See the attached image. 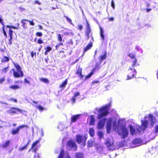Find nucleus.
Wrapping results in <instances>:
<instances>
[{
    "instance_id": "1",
    "label": "nucleus",
    "mask_w": 158,
    "mask_h": 158,
    "mask_svg": "<svg viewBox=\"0 0 158 158\" xmlns=\"http://www.w3.org/2000/svg\"><path fill=\"white\" fill-rule=\"evenodd\" d=\"M123 123V120H118L115 116L108 119L106 126L107 133L108 134L110 133L112 126L113 129L115 131H118L119 127H120L121 130L118 132V134L123 138L127 137L128 133L127 129L122 125V123Z\"/></svg>"
},
{
    "instance_id": "2",
    "label": "nucleus",
    "mask_w": 158,
    "mask_h": 158,
    "mask_svg": "<svg viewBox=\"0 0 158 158\" xmlns=\"http://www.w3.org/2000/svg\"><path fill=\"white\" fill-rule=\"evenodd\" d=\"M144 121L142 120V126H139L138 125L132 126L130 125L128 127L130 128L131 134L133 135L137 133V132H140L143 131L147 127L149 122L151 123L152 127L154 124L155 122V118L152 115H149L148 117L146 116L144 118Z\"/></svg>"
},
{
    "instance_id": "3",
    "label": "nucleus",
    "mask_w": 158,
    "mask_h": 158,
    "mask_svg": "<svg viewBox=\"0 0 158 158\" xmlns=\"http://www.w3.org/2000/svg\"><path fill=\"white\" fill-rule=\"evenodd\" d=\"M110 104L109 103L102 107L96 108V110L98 112L97 118L98 119H101L108 114V108L110 106Z\"/></svg>"
},
{
    "instance_id": "4",
    "label": "nucleus",
    "mask_w": 158,
    "mask_h": 158,
    "mask_svg": "<svg viewBox=\"0 0 158 158\" xmlns=\"http://www.w3.org/2000/svg\"><path fill=\"white\" fill-rule=\"evenodd\" d=\"M133 61V63L128 70V74L127 76V80H130L133 78L136 73V71L134 68L136 63L137 61L135 59Z\"/></svg>"
},
{
    "instance_id": "5",
    "label": "nucleus",
    "mask_w": 158,
    "mask_h": 158,
    "mask_svg": "<svg viewBox=\"0 0 158 158\" xmlns=\"http://www.w3.org/2000/svg\"><path fill=\"white\" fill-rule=\"evenodd\" d=\"M105 144L111 150H114L116 148V147L114 144V139L112 138L106 139L105 141Z\"/></svg>"
},
{
    "instance_id": "6",
    "label": "nucleus",
    "mask_w": 158,
    "mask_h": 158,
    "mask_svg": "<svg viewBox=\"0 0 158 158\" xmlns=\"http://www.w3.org/2000/svg\"><path fill=\"white\" fill-rule=\"evenodd\" d=\"M7 113L8 114L13 115L17 113V112H19L21 113H23V112H25V111L21 109H19L16 108H10L7 110Z\"/></svg>"
},
{
    "instance_id": "7",
    "label": "nucleus",
    "mask_w": 158,
    "mask_h": 158,
    "mask_svg": "<svg viewBox=\"0 0 158 158\" xmlns=\"http://www.w3.org/2000/svg\"><path fill=\"white\" fill-rule=\"evenodd\" d=\"M39 140H37L35 142L32 144L31 149L29 150V151L32 149L33 152L35 153L34 158H40V156L38 153H36V152L37 149V145L39 143Z\"/></svg>"
},
{
    "instance_id": "8",
    "label": "nucleus",
    "mask_w": 158,
    "mask_h": 158,
    "mask_svg": "<svg viewBox=\"0 0 158 158\" xmlns=\"http://www.w3.org/2000/svg\"><path fill=\"white\" fill-rule=\"evenodd\" d=\"M86 31L85 33L86 36L87 37L88 39H90V40H93V38L92 35L90 34L91 32V30L90 28V27L89 23L88 22L87 19H86Z\"/></svg>"
},
{
    "instance_id": "9",
    "label": "nucleus",
    "mask_w": 158,
    "mask_h": 158,
    "mask_svg": "<svg viewBox=\"0 0 158 158\" xmlns=\"http://www.w3.org/2000/svg\"><path fill=\"white\" fill-rule=\"evenodd\" d=\"M86 139V136H81L80 135H78L77 136V142L78 143H82L84 146L85 144V142Z\"/></svg>"
},
{
    "instance_id": "10",
    "label": "nucleus",
    "mask_w": 158,
    "mask_h": 158,
    "mask_svg": "<svg viewBox=\"0 0 158 158\" xmlns=\"http://www.w3.org/2000/svg\"><path fill=\"white\" fill-rule=\"evenodd\" d=\"M67 148L69 149H72L76 150L77 149V146L76 143L72 141H69L67 143Z\"/></svg>"
},
{
    "instance_id": "11",
    "label": "nucleus",
    "mask_w": 158,
    "mask_h": 158,
    "mask_svg": "<svg viewBox=\"0 0 158 158\" xmlns=\"http://www.w3.org/2000/svg\"><path fill=\"white\" fill-rule=\"evenodd\" d=\"M106 118H104L100 120L97 124V128L99 129H103L106 121Z\"/></svg>"
},
{
    "instance_id": "12",
    "label": "nucleus",
    "mask_w": 158,
    "mask_h": 158,
    "mask_svg": "<svg viewBox=\"0 0 158 158\" xmlns=\"http://www.w3.org/2000/svg\"><path fill=\"white\" fill-rule=\"evenodd\" d=\"M27 127V126L25 125H22L21 126H20L18 127L16 129H14L12 130V135H15L16 134H18L19 130L24 127Z\"/></svg>"
},
{
    "instance_id": "13",
    "label": "nucleus",
    "mask_w": 158,
    "mask_h": 158,
    "mask_svg": "<svg viewBox=\"0 0 158 158\" xmlns=\"http://www.w3.org/2000/svg\"><path fill=\"white\" fill-rule=\"evenodd\" d=\"M58 158H71L70 156L67 152L64 154V151L62 150Z\"/></svg>"
},
{
    "instance_id": "14",
    "label": "nucleus",
    "mask_w": 158,
    "mask_h": 158,
    "mask_svg": "<svg viewBox=\"0 0 158 158\" xmlns=\"http://www.w3.org/2000/svg\"><path fill=\"white\" fill-rule=\"evenodd\" d=\"M89 122V124L90 125L94 126L95 124V119L93 115H91L88 118Z\"/></svg>"
},
{
    "instance_id": "15",
    "label": "nucleus",
    "mask_w": 158,
    "mask_h": 158,
    "mask_svg": "<svg viewBox=\"0 0 158 158\" xmlns=\"http://www.w3.org/2000/svg\"><path fill=\"white\" fill-rule=\"evenodd\" d=\"M132 143L135 145V146H139L141 144L142 140L140 139H136L132 141Z\"/></svg>"
},
{
    "instance_id": "16",
    "label": "nucleus",
    "mask_w": 158,
    "mask_h": 158,
    "mask_svg": "<svg viewBox=\"0 0 158 158\" xmlns=\"http://www.w3.org/2000/svg\"><path fill=\"white\" fill-rule=\"evenodd\" d=\"M10 140H7L5 141L0 145V147L3 148H7L10 144Z\"/></svg>"
},
{
    "instance_id": "17",
    "label": "nucleus",
    "mask_w": 158,
    "mask_h": 158,
    "mask_svg": "<svg viewBox=\"0 0 158 158\" xmlns=\"http://www.w3.org/2000/svg\"><path fill=\"white\" fill-rule=\"evenodd\" d=\"M13 72V75L16 78H19L20 77H23V76H22L21 74L19 73L18 71H15V69H13L12 70Z\"/></svg>"
},
{
    "instance_id": "18",
    "label": "nucleus",
    "mask_w": 158,
    "mask_h": 158,
    "mask_svg": "<svg viewBox=\"0 0 158 158\" xmlns=\"http://www.w3.org/2000/svg\"><path fill=\"white\" fill-rule=\"evenodd\" d=\"M14 64L16 69V71H18L19 73L21 74L22 76H23V73L22 71L21 70V67L17 64L14 63Z\"/></svg>"
},
{
    "instance_id": "19",
    "label": "nucleus",
    "mask_w": 158,
    "mask_h": 158,
    "mask_svg": "<svg viewBox=\"0 0 158 158\" xmlns=\"http://www.w3.org/2000/svg\"><path fill=\"white\" fill-rule=\"evenodd\" d=\"M81 72L82 69L79 67L76 72V73L79 75L81 78H82L83 77V75L81 74Z\"/></svg>"
},
{
    "instance_id": "20",
    "label": "nucleus",
    "mask_w": 158,
    "mask_h": 158,
    "mask_svg": "<svg viewBox=\"0 0 158 158\" xmlns=\"http://www.w3.org/2000/svg\"><path fill=\"white\" fill-rule=\"evenodd\" d=\"M68 83L67 79H66L60 85V87L61 88H62V90L64 89L66 85Z\"/></svg>"
},
{
    "instance_id": "21",
    "label": "nucleus",
    "mask_w": 158,
    "mask_h": 158,
    "mask_svg": "<svg viewBox=\"0 0 158 158\" xmlns=\"http://www.w3.org/2000/svg\"><path fill=\"white\" fill-rule=\"evenodd\" d=\"M93 46V44L92 43L88 44L86 47L84 48V52H85L90 49Z\"/></svg>"
},
{
    "instance_id": "22",
    "label": "nucleus",
    "mask_w": 158,
    "mask_h": 158,
    "mask_svg": "<svg viewBox=\"0 0 158 158\" xmlns=\"http://www.w3.org/2000/svg\"><path fill=\"white\" fill-rule=\"evenodd\" d=\"M79 95V93L78 92H76L74 96L72 98L71 100L73 103H74L75 102L76 97Z\"/></svg>"
},
{
    "instance_id": "23",
    "label": "nucleus",
    "mask_w": 158,
    "mask_h": 158,
    "mask_svg": "<svg viewBox=\"0 0 158 158\" xmlns=\"http://www.w3.org/2000/svg\"><path fill=\"white\" fill-rule=\"evenodd\" d=\"M89 134L91 136H94V128L92 127L89 129Z\"/></svg>"
},
{
    "instance_id": "24",
    "label": "nucleus",
    "mask_w": 158,
    "mask_h": 158,
    "mask_svg": "<svg viewBox=\"0 0 158 158\" xmlns=\"http://www.w3.org/2000/svg\"><path fill=\"white\" fill-rule=\"evenodd\" d=\"M9 88L13 89H20V87L18 85H13L10 86Z\"/></svg>"
},
{
    "instance_id": "25",
    "label": "nucleus",
    "mask_w": 158,
    "mask_h": 158,
    "mask_svg": "<svg viewBox=\"0 0 158 158\" xmlns=\"http://www.w3.org/2000/svg\"><path fill=\"white\" fill-rule=\"evenodd\" d=\"M135 50L139 52V53L142 54L143 53V49L138 46H136L135 48Z\"/></svg>"
},
{
    "instance_id": "26",
    "label": "nucleus",
    "mask_w": 158,
    "mask_h": 158,
    "mask_svg": "<svg viewBox=\"0 0 158 158\" xmlns=\"http://www.w3.org/2000/svg\"><path fill=\"white\" fill-rule=\"evenodd\" d=\"M79 115H77L72 116L71 118V122L72 123L75 122L77 118L79 117Z\"/></svg>"
},
{
    "instance_id": "27",
    "label": "nucleus",
    "mask_w": 158,
    "mask_h": 158,
    "mask_svg": "<svg viewBox=\"0 0 158 158\" xmlns=\"http://www.w3.org/2000/svg\"><path fill=\"white\" fill-rule=\"evenodd\" d=\"M98 135L99 139H101L103 137L104 134L102 131H99L98 132Z\"/></svg>"
},
{
    "instance_id": "28",
    "label": "nucleus",
    "mask_w": 158,
    "mask_h": 158,
    "mask_svg": "<svg viewBox=\"0 0 158 158\" xmlns=\"http://www.w3.org/2000/svg\"><path fill=\"white\" fill-rule=\"evenodd\" d=\"M135 54L133 53H130L129 54V56L133 59L132 64L133 63V61L134 60V59H135L137 60L135 58Z\"/></svg>"
},
{
    "instance_id": "29",
    "label": "nucleus",
    "mask_w": 158,
    "mask_h": 158,
    "mask_svg": "<svg viewBox=\"0 0 158 158\" xmlns=\"http://www.w3.org/2000/svg\"><path fill=\"white\" fill-rule=\"evenodd\" d=\"M28 20L25 19H23L21 21V23L23 24V27L24 29L26 28V26L25 25L26 24V23L25 22L26 21H28Z\"/></svg>"
},
{
    "instance_id": "30",
    "label": "nucleus",
    "mask_w": 158,
    "mask_h": 158,
    "mask_svg": "<svg viewBox=\"0 0 158 158\" xmlns=\"http://www.w3.org/2000/svg\"><path fill=\"white\" fill-rule=\"evenodd\" d=\"M45 49L46 50L44 53L45 55H47L48 54V52L51 51L52 49L51 47H47V48H45Z\"/></svg>"
},
{
    "instance_id": "31",
    "label": "nucleus",
    "mask_w": 158,
    "mask_h": 158,
    "mask_svg": "<svg viewBox=\"0 0 158 158\" xmlns=\"http://www.w3.org/2000/svg\"><path fill=\"white\" fill-rule=\"evenodd\" d=\"M76 158H83V155L82 153H76Z\"/></svg>"
},
{
    "instance_id": "32",
    "label": "nucleus",
    "mask_w": 158,
    "mask_h": 158,
    "mask_svg": "<svg viewBox=\"0 0 158 158\" xmlns=\"http://www.w3.org/2000/svg\"><path fill=\"white\" fill-rule=\"evenodd\" d=\"M94 144V141L92 139H91L89 140L88 141V145L89 147H92L93 146Z\"/></svg>"
},
{
    "instance_id": "33",
    "label": "nucleus",
    "mask_w": 158,
    "mask_h": 158,
    "mask_svg": "<svg viewBox=\"0 0 158 158\" xmlns=\"http://www.w3.org/2000/svg\"><path fill=\"white\" fill-rule=\"evenodd\" d=\"M9 60L8 58L6 56H4L1 59V61L2 62H6Z\"/></svg>"
},
{
    "instance_id": "34",
    "label": "nucleus",
    "mask_w": 158,
    "mask_h": 158,
    "mask_svg": "<svg viewBox=\"0 0 158 158\" xmlns=\"http://www.w3.org/2000/svg\"><path fill=\"white\" fill-rule=\"evenodd\" d=\"M40 80L44 83H49V81L48 80L46 79V78H41L40 79Z\"/></svg>"
},
{
    "instance_id": "35",
    "label": "nucleus",
    "mask_w": 158,
    "mask_h": 158,
    "mask_svg": "<svg viewBox=\"0 0 158 158\" xmlns=\"http://www.w3.org/2000/svg\"><path fill=\"white\" fill-rule=\"evenodd\" d=\"M9 35L10 36V40H11L13 38L12 37V35L13 33V31L12 30L10 29L9 31Z\"/></svg>"
},
{
    "instance_id": "36",
    "label": "nucleus",
    "mask_w": 158,
    "mask_h": 158,
    "mask_svg": "<svg viewBox=\"0 0 158 158\" xmlns=\"http://www.w3.org/2000/svg\"><path fill=\"white\" fill-rule=\"evenodd\" d=\"M100 34L101 36V37L102 39H104V35H103V29L101 27H100Z\"/></svg>"
},
{
    "instance_id": "37",
    "label": "nucleus",
    "mask_w": 158,
    "mask_h": 158,
    "mask_svg": "<svg viewBox=\"0 0 158 158\" xmlns=\"http://www.w3.org/2000/svg\"><path fill=\"white\" fill-rule=\"evenodd\" d=\"M106 57V52H105V54L103 55H102L100 56V60H104Z\"/></svg>"
},
{
    "instance_id": "38",
    "label": "nucleus",
    "mask_w": 158,
    "mask_h": 158,
    "mask_svg": "<svg viewBox=\"0 0 158 158\" xmlns=\"http://www.w3.org/2000/svg\"><path fill=\"white\" fill-rule=\"evenodd\" d=\"M94 71V69H93V71L90 73L87 76L85 77V79H87L88 78H89L93 74V71Z\"/></svg>"
},
{
    "instance_id": "39",
    "label": "nucleus",
    "mask_w": 158,
    "mask_h": 158,
    "mask_svg": "<svg viewBox=\"0 0 158 158\" xmlns=\"http://www.w3.org/2000/svg\"><path fill=\"white\" fill-rule=\"evenodd\" d=\"M27 148V146H24L22 147H20L19 148V150L20 151H23Z\"/></svg>"
},
{
    "instance_id": "40",
    "label": "nucleus",
    "mask_w": 158,
    "mask_h": 158,
    "mask_svg": "<svg viewBox=\"0 0 158 158\" xmlns=\"http://www.w3.org/2000/svg\"><path fill=\"white\" fill-rule=\"evenodd\" d=\"M58 128L60 130H62L64 128V126L62 123H60L59 125Z\"/></svg>"
},
{
    "instance_id": "41",
    "label": "nucleus",
    "mask_w": 158,
    "mask_h": 158,
    "mask_svg": "<svg viewBox=\"0 0 158 158\" xmlns=\"http://www.w3.org/2000/svg\"><path fill=\"white\" fill-rule=\"evenodd\" d=\"M36 107L40 111H43L44 109V108L40 105L36 106Z\"/></svg>"
},
{
    "instance_id": "42",
    "label": "nucleus",
    "mask_w": 158,
    "mask_h": 158,
    "mask_svg": "<svg viewBox=\"0 0 158 158\" xmlns=\"http://www.w3.org/2000/svg\"><path fill=\"white\" fill-rule=\"evenodd\" d=\"M8 71V67L4 68L2 69V72L3 73H6Z\"/></svg>"
},
{
    "instance_id": "43",
    "label": "nucleus",
    "mask_w": 158,
    "mask_h": 158,
    "mask_svg": "<svg viewBox=\"0 0 158 158\" xmlns=\"http://www.w3.org/2000/svg\"><path fill=\"white\" fill-rule=\"evenodd\" d=\"M6 27H8V28H13L14 29H18V27H15L13 26H8V25H7L6 26Z\"/></svg>"
},
{
    "instance_id": "44",
    "label": "nucleus",
    "mask_w": 158,
    "mask_h": 158,
    "mask_svg": "<svg viewBox=\"0 0 158 158\" xmlns=\"http://www.w3.org/2000/svg\"><path fill=\"white\" fill-rule=\"evenodd\" d=\"M65 17L67 19V20L71 24H72V20L70 19L69 18H68L66 16H65Z\"/></svg>"
},
{
    "instance_id": "45",
    "label": "nucleus",
    "mask_w": 158,
    "mask_h": 158,
    "mask_svg": "<svg viewBox=\"0 0 158 158\" xmlns=\"http://www.w3.org/2000/svg\"><path fill=\"white\" fill-rule=\"evenodd\" d=\"M28 22H29L30 25L32 26H34L35 25V23L33 21V20H32V21H31L28 20Z\"/></svg>"
},
{
    "instance_id": "46",
    "label": "nucleus",
    "mask_w": 158,
    "mask_h": 158,
    "mask_svg": "<svg viewBox=\"0 0 158 158\" xmlns=\"http://www.w3.org/2000/svg\"><path fill=\"white\" fill-rule=\"evenodd\" d=\"M111 5L114 9L115 8L113 0L111 1Z\"/></svg>"
},
{
    "instance_id": "47",
    "label": "nucleus",
    "mask_w": 158,
    "mask_h": 158,
    "mask_svg": "<svg viewBox=\"0 0 158 158\" xmlns=\"http://www.w3.org/2000/svg\"><path fill=\"white\" fill-rule=\"evenodd\" d=\"M82 26L81 25H78V28L80 30H81L82 29Z\"/></svg>"
},
{
    "instance_id": "48",
    "label": "nucleus",
    "mask_w": 158,
    "mask_h": 158,
    "mask_svg": "<svg viewBox=\"0 0 158 158\" xmlns=\"http://www.w3.org/2000/svg\"><path fill=\"white\" fill-rule=\"evenodd\" d=\"M36 35L38 36H41L42 35V34L41 32H38L37 33Z\"/></svg>"
},
{
    "instance_id": "49",
    "label": "nucleus",
    "mask_w": 158,
    "mask_h": 158,
    "mask_svg": "<svg viewBox=\"0 0 158 158\" xmlns=\"http://www.w3.org/2000/svg\"><path fill=\"white\" fill-rule=\"evenodd\" d=\"M24 82L25 83L30 84V82L27 79H24Z\"/></svg>"
},
{
    "instance_id": "50",
    "label": "nucleus",
    "mask_w": 158,
    "mask_h": 158,
    "mask_svg": "<svg viewBox=\"0 0 158 158\" xmlns=\"http://www.w3.org/2000/svg\"><path fill=\"white\" fill-rule=\"evenodd\" d=\"M5 81V79L4 78H2L0 79V83H2Z\"/></svg>"
},
{
    "instance_id": "51",
    "label": "nucleus",
    "mask_w": 158,
    "mask_h": 158,
    "mask_svg": "<svg viewBox=\"0 0 158 158\" xmlns=\"http://www.w3.org/2000/svg\"><path fill=\"white\" fill-rule=\"evenodd\" d=\"M31 56L32 57H33L34 55H35L36 53L35 52H32L31 53Z\"/></svg>"
},
{
    "instance_id": "52",
    "label": "nucleus",
    "mask_w": 158,
    "mask_h": 158,
    "mask_svg": "<svg viewBox=\"0 0 158 158\" xmlns=\"http://www.w3.org/2000/svg\"><path fill=\"white\" fill-rule=\"evenodd\" d=\"M2 16L0 15V22L3 25V22H2Z\"/></svg>"
},
{
    "instance_id": "53",
    "label": "nucleus",
    "mask_w": 158,
    "mask_h": 158,
    "mask_svg": "<svg viewBox=\"0 0 158 158\" xmlns=\"http://www.w3.org/2000/svg\"><path fill=\"white\" fill-rule=\"evenodd\" d=\"M155 131L157 133L158 132V126H157L155 127Z\"/></svg>"
},
{
    "instance_id": "54",
    "label": "nucleus",
    "mask_w": 158,
    "mask_h": 158,
    "mask_svg": "<svg viewBox=\"0 0 158 158\" xmlns=\"http://www.w3.org/2000/svg\"><path fill=\"white\" fill-rule=\"evenodd\" d=\"M37 43L39 44H41L43 43V42L42 40H38Z\"/></svg>"
},
{
    "instance_id": "55",
    "label": "nucleus",
    "mask_w": 158,
    "mask_h": 158,
    "mask_svg": "<svg viewBox=\"0 0 158 158\" xmlns=\"http://www.w3.org/2000/svg\"><path fill=\"white\" fill-rule=\"evenodd\" d=\"M44 135V133L43 130H41V136H43Z\"/></svg>"
},
{
    "instance_id": "56",
    "label": "nucleus",
    "mask_w": 158,
    "mask_h": 158,
    "mask_svg": "<svg viewBox=\"0 0 158 158\" xmlns=\"http://www.w3.org/2000/svg\"><path fill=\"white\" fill-rule=\"evenodd\" d=\"M98 81H93L92 84H94V83H98Z\"/></svg>"
},
{
    "instance_id": "57",
    "label": "nucleus",
    "mask_w": 158,
    "mask_h": 158,
    "mask_svg": "<svg viewBox=\"0 0 158 158\" xmlns=\"http://www.w3.org/2000/svg\"><path fill=\"white\" fill-rule=\"evenodd\" d=\"M109 19L110 21H113L114 20V18L113 17L109 18Z\"/></svg>"
},
{
    "instance_id": "58",
    "label": "nucleus",
    "mask_w": 158,
    "mask_h": 158,
    "mask_svg": "<svg viewBox=\"0 0 158 158\" xmlns=\"http://www.w3.org/2000/svg\"><path fill=\"white\" fill-rule=\"evenodd\" d=\"M3 33H4V35L5 36H6V32L5 31V30H4V29H3Z\"/></svg>"
},
{
    "instance_id": "59",
    "label": "nucleus",
    "mask_w": 158,
    "mask_h": 158,
    "mask_svg": "<svg viewBox=\"0 0 158 158\" xmlns=\"http://www.w3.org/2000/svg\"><path fill=\"white\" fill-rule=\"evenodd\" d=\"M58 38L59 40H61V36L60 34L58 35Z\"/></svg>"
},
{
    "instance_id": "60",
    "label": "nucleus",
    "mask_w": 158,
    "mask_h": 158,
    "mask_svg": "<svg viewBox=\"0 0 158 158\" xmlns=\"http://www.w3.org/2000/svg\"><path fill=\"white\" fill-rule=\"evenodd\" d=\"M11 100L13 101L14 102H17V100L15 99H11Z\"/></svg>"
},
{
    "instance_id": "61",
    "label": "nucleus",
    "mask_w": 158,
    "mask_h": 158,
    "mask_svg": "<svg viewBox=\"0 0 158 158\" xmlns=\"http://www.w3.org/2000/svg\"><path fill=\"white\" fill-rule=\"evenodd\" d=\"M35 3H37V4H38L39 5H40V3L39 2V1H35Z\"/></svg>"
},
{
    "instance_id": "62",
    "label": "nucleus",
    "mask_w": 158,
    "mask_h": 158,
    "mask_svg": "<svg viewBox=\"0 0 158 158\" xmlns=\"http://www.w3.org/2000/svg\"><path fill=\"white\" fill-rule=\"evenodd\" d=\"M30 142V140H29L28 143H27V144L26 145V146H27V147L28 146V145H29V143Z\"/></svg>"
},
{
    "instance_id": "63",
    "label": "nucleus",
    "mask_w": 158,
    "mask_h": 158,
    "mask_svg": "<svg viewBox=\"0 0 158 158\" xmlns=\"http://www.w3.org/2000/svg\"><path fill=\"white\" fill-rule=\"evenodd\" d=\"M151 10V9H147V12H148L150 11Z\"/></svg>"
},
{
    "instance_id": "64",
    "label": "nucleus",
    "mask_w": 158,
    "mask_h": 158,
    "mask_svg": "<svg viewBox=\"0 0 158 158\" xmlns=\"http://www.w3.org/2000/svg\"><path fill=\"white\" fill-rule=\"evenodd\" d=\"M39 28L40 29H42V27L41 26H39Z\"/></svg>"
}]
</instances>
